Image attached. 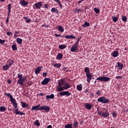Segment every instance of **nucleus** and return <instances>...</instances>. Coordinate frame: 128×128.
Returning <instances> with one entry per match:
<instances>
[{"label": "nucleus", "instance_id": "1", "mask_svg": "<svg viewBox=\"0 0 128 128\" xmlns=\"http://www.w3.org/2000/svg\"><path fill=\"white\" fill-rule=\"evenodd\" d=\"M56 89L57 90V92H59V96H70V95H72V93H70V92L68 91H64L69 89L68 88H63L60 87V86H56Z\"/></svg>", "mask_w": 128, "mask_h": 128}, {"label": "nucleus", "instance_id": "2", "mask_svg": "<svg viewBox=\"0 0 128 128\" xmlns=\"http://www.w3.org/2000/svg\"><path fill=\"white\" fill-rule=\"evenodd\" d=\"M97 114L100 115L103 118H106L110 116V112H108L107 109L105 108H102V110H100L98 108H97Z\"/></svg>", "mask_w": 128, "mask_h": 128}, {"label": "nucleus", "instance_id": "3", "mask_svg": "<svg viewBox=\"0 0 128 128\" xmlns=\"http://www.w3.org/2000/svg\"><path fill=\"white\" fill-rule=\"evenodd\" d=\"M18 84H19L21 86H24V83L28 81V77L25 76H22V74H18Z\"/></svg>", "mask_w": 128, "mask_h": 128}, {"label": "nucleus", "instance_id": "4", "mask_svg": "<svg viewBox=\"0 0 128 128\" xmlns=\"http://www.w3.org/2000/svg\"><path fill=\"white\" fill-rule=\"evenodd\" d=\"M4 94L10 98V102H12V106H14V108L15 109L14 112H18V104L16 103V100L14 98L12 94L9 93H6Z\"/></svg>", "mask_w": 128, "mask_h": 128}, {"label": "nucleus", "instance_id": "5", "mask_svg": "<svg viewBox=\"0 0 128 128\" xmlns=\"http://www.w3.org/2000/svg\"><path fill=\"white\" fill-rule=\"evenodd\" d=\"M84 72L86 74V78H88V82L90 83V82H91V80H92V76L91 75V73L90 72V68H88V67L85 68L84 69Z\"/></svg>", "mask_w": 128, "mask_h": 128}, {"label": "nucleus", "instance_id": "6", "mask_svg": "<svg viewBox=\"0 0 128 128\" xmlns=\"http://www.w3.org/2000/svg\"><path fill=\"white\" fill-rule=\"evenodd\" d=\"M97 102H101L103 104H107L110 103V99H108L107 98H106V96H103L97 98Z\"/></svg>", "mask_w": 128, "mask_h": 128}, {"label": "nucleus", "instance_id": "7", "mask_svg": "<svg viewBox=\"0 0 128 128\" xmlns=\"http://www.w3.org/2000/svg\"><path fill=\"white\" fill-rule=\"evenodd\" d=\"M8 12L6 20V24H8L9 22L10 16V14L11 12V10H12V5L10 4H8Z\"/></svg>", "mask_w": 128, "mask_h": 128}, {"label": "nucleus", "instance_id": "8", "mask_svg": "<svg viewBox=\"0 0 128 128\" xmlns=\"http://www.w3.org/2000/svg\"><path fill=\"white\" fill-rule=\"evenodd\" d=\"M96 80H99L104 82H110V78L106 76H100L97 78H96Z\"/></svg>", "mask_w": 128, "mask_h": 128}, {"label": "nucleus", "instance_id": "9", "mask_svg": "<svg viewBox=\"0 0 128 128\" xmlns=\"http://www.w3.org/2000/svg\"><path fill=\"white\" fill-rule=\"evenodd\" d=\"M78 43L75 42L74 45H72V48H70V52H78Z\"/></svg>", "mask_w": 128, "mask_h": 128}, {"label": "nucleus", "instance_id": "10", "mask_svg": "<svg viewBox=\"0 0 128 128\" xmlns=\"http://www.w3.org/2000/svg\"><path fill=\"white\" fill-rule=\"evenodd\" d=\"M50 106H42L40 108V110H44L46 112H50Z\"/></svg>", "mask_w": 128, "mask_h": 128}, {"label": "nucleus", "instance_id": "11", "mask_svg": "<svg viewBox=\"0 0 128 128\" xmlns=\"http://www.w3.org/2000/svg\"><path fill=\"white\" fill-rule=\"evenodd\" d=\"M50 82V78H44V79H43V80L41 82V84L43 86L48 84Z\"/></svg>", "mask_w": 128, "mask_h": 128}, {"label": "nucleus", "instance_id": "12", "mask_svg": "<svg viewBox=\"0 0 128 128\" xmlns=\"http://www.w3.org/2000/svg\"><path fill=\"white\" fill-rule=\"evenodd\" d=\"M66 83H68V82H65V80H64L62 79L59 80H58V86H62L63 85H64Z\"/></svg>", "mask_w": 128, "mask_h": 128}, {"label": "nucleus", "instance_id": "13", "mask_svg": "<svg viewBox=\"0 0 128 128\" xmlns=\"http://www.w3.org/2000/svg\"><path fill=\"white\" fill-rule=\"evenodd\" d=\"M21 107L28 109L30 108V105L25 102H21Z\"/></svg>", "mask_w": 128, "mask_h": 128}, {"label": "nucleus", "instance_id": "14", "mask_svg": "<svg viewBox=\"0 0 128 128\" xmlns=\"http://www.w3.org/2000/svg\"><path fill=\"white\" fill-rule=\"evenodd\" d=\"M19 4L22 6L26 7L28 4V2L26 1H25V0H22L20 2Z\"/></svg>", "mask_w": 128, "mask_h": 128}, {"label": "nucleus", "instance_id": "15", "mask_svg": "<svg viewBox=\"0 0 128 128\" xmlns=\"http://www.w3.org/2000/svg\"><path fill=\"white\" fill-rule=\"evenodd\" d=\"M40 105L37 104L36 106H32V108H31V111H38L40 110Z\"/></svg>", "mask_w": 128, "mask_h": 128}, {"label": "nucleus", "instance_id": "16", "mask_svg": "<svg viewBox=\"0 0 128 128\" xmlns=\"http://www.w3.org/2000/svg\"><path fill=\"white\" fill-rule=\"evenodd\" d=\"M42 68L43 67H42V66H40L38 67H37V68H36V70H34V74H40V70H42Z\"/></svg>", "mask_w": 128, "mask_h": 128}, {"label": "nucleus", "instance_id": "17", "mask_svg": "<svg viewBox=\"0 0 128 128\" xmlns=\"http://www.w3.org/2000/svg\"><path fill=\"white\" fill-rule=\"evenodd\" d=\"M34 6L37 9H40V7L42 6V2H38L36 4H35Z\"/></svg>", "mask_w": 128, "mask_h": 128}, {"label": "nucleus", "instance_id": "18", "mask_svg": "<svg viewBox=\"0 0 128 128\" xmlns=\"http://www.w3.org/2000/svg\"><path fill=\"white\" fill-rule=\"evenodd\" d=\"M84 106L85 108H86V110H91V108H92V106L91 105V104H90L88 103L85 104Z\"/></svg>", "mask_w": 128, "mask_h": 128}, {"label": "nucleus", "instance_id": "19", "mask_svg": "<svg viewBox=\"0 0 128 128\" xmlns=\"http://www.w3.org/2000/svg\"><path fill=\"white\" fill-rule=\"evenodd\" d=\"M72 126L74 127V128H78V123L77 121L74 120L72 124Z\"/></svg>", "mask_w": 128, "mask_h": 128}, {"label": "nucleus", "instance_id": "20", "mask_svg": "<svg viewBox=\"0 0 128 128\" xmlns=\"http://www.w3.org/2000/svg\"><path fill=\"white\" fill-rule=\"evenodd\" d=\"M110 55L112 56L113 58H116L117 56H118V51H114L113 52H112V54H110Z\"/></svg>", "mask_w": 128, "mask_h": 128}, {"label": "nucleus", "instance_id": "21", "mask_svg": "<svg viewBox=\"0 0 128 128\" xmlns=\"http://www.w3.org/2000/svg\"><path fill=\"white\" fill-rule=\"evenodd\" d=\"M6 62H9V64L4 65V66H12V64H14V60H6Z\"/></svg>", "mask_w": 128, "mask_h": 128}, {"label": "nucleus", "instance_id": "22", "mask_svg": "<svg viewBox=\"0 0 128 128\" xmlns=\"http://www.w3.org/2000/svg\"><path fill=\"white\" fill-rule=\"evenodd\" d=\"M46 98L52 100L54 98V94H50V95H47L46 96Z\"/></svg>", "mask_w": 128, "mask_h": 128}, {"label": "nucleus", "instance_id": "23", "mask_svg": "<svg viewBox=\"0 0 128 128\" xmlns=\"http://www.w3.org/2000/svg\"><path fill=\"white\" fill-rule=\"evenodd\" d=\"M58 48H59V50H62L66 48V46L64 44H59V46H58Z\"/></svg>", "mask_w": 128, "mask_h": 128}, {"label": "nucleus", "instance_id": "24", "mask_svg": "<svg viewBox=\"0 0 128 128\" xmlns=\"http://www.w3.org/2000/svg\"><path fill=\"white\" fill-rule=\"evenodd\" d=\"M10 66H3L2 68H3V70L6 71L9 70Z\"/></svg>", "mask_w": 128, "mask_h": 128}, {"label": "nucleus", "instance_id": "25", "mask_svg": "<svg viewBox=\"0 0 128 128\" xmlns=\"http://www.w3.org/2000/svg\"><path fill=\"white\" fill-rule=\"evenodd\" d=\"M63 86H61L60 88H70L72 87V86H70V84H69V83H66V84H64Z\"/></svg>", "mask_w": 128, "mask_h": 128}, {"label": "nucleus", "instance_id": "26", "mask_svg": "<svg viewBox=\"0 0 128 128\" xmlns=\"http://www.w3.org/2000/svg\"><path fill=\"white\" fill-rule=\"evenodd\" d=\"M14 114H16L20 115V116L25 115V113H22V112L20 111L14 112Z\"/></svg>", "mask_w": 128, "mask_h": 128}, {"label": "nucleus", "instance_id": "27", "mask_svg": "<svg viewBox=\"0 0 128 128\" xmlns=\"http://www.w3.org/2000/svg\"><path fill=\"white\" fill-rule=\"evenodd\" d=\"M83 28H87L88 26H90V23L87 22H85L84 24L82 25Z\"/></svg>", "mask_w": 128, "mask_h": 128}, {"label": "nucleus", "instance_id": "28", "mask_svg": "<svg viewBox=\"0 0 128 128\" xmlns=\"http://www.w3.org/2000/svg\"><path fill=\"white\" fill-rule=\"evenodd\" d=\"M58 30H59V32H64V28L60 26H58Z\"/></svg>", "mask_w": 128, "mask_h": 128}, {"label": "nucleus", "instance_id": "29", "mask_svg": "<svg viewBox=\"0 0 128 128\" xmlns=\"http://www.w3.org/2000/svg\"><path fill=\"white\" fill-rule=\"evenodd\" d=\"M76 90L79 92L82 90V86H81V84L76 86Z\"/></svg>", "mask_w": 128, "mask_h": 128}, {"label": "nucleus", "instance_id": "30", "mask_svg": "<svg viewBox=\"0 0 128 128\" xmlns=\"http://www.w3.org/2000/svg\"><path fill=\"white\" fill-rule=\"evenodd\" d=\"M66 39H75V36H72V35H66Z\"/></svg>", "mask_w": 128, "mask_h": 128}, {"label": "nucleus", "instance_id": "31", "mask_svg": "<svg viewBox=\"0 0 128 128\" xmlns=\"http://www.w3.org/2000/svg\"><path fill=\"white\" fill-rule=\"evenodd\" d=\"M16 42L18 44H22V39L20 38H16Z\"/></svg>", "mask_w": 128, "mask_h": 128}, {"label": "nucleus", "instance_id": "32", "mask_svg": "<svg viewBox=\"0 0 128 128\" xmlns=\"http://www.w3.org/2000/svg\"><path fill=\"white\" fill-rule=\"evenodd\" d=\"M51 12H56V14L59 13L58 10V9L56 8H52Z\"/></svg>", "mask_w": 128, "mask_h": 128}, {"label": "nucleus", "instance_id": "33", "mask_svg": "<svg viewBox=\"0 0 128 128\" xmlns=\"http://www.w3.org/2000/svg\"><path fill=\"white\" fill-rule=\"evenodd\" d=\"M62 53L58 54L57 55V60H62Z\"/></svg>", "mask_w": 128, "mask_h": 128}, {"label": "nucleus", "instance_id": "34", "mask_svg": "<svg viewBox=\"0 0 128 128\" xmlns=\"http://www.w3.org/2000/svg\"><path fill=\"white\" fill-rule=\"evenodd\" d=\"M34 126H40V120H34Z\"/></svg>", "mask_w": 128, "mask_h": 128}, {"label": "nucleus", "instance_id": "35", "mask_svg": "<svg viewBox=\"0 0 128 128\" xmlns=\"http://www.w3.org/2000/svg\"><path fill=\"white\" fill-rule=\"evenodd\" d=\"M53 66L56 68H59L62 66V64H56L53 65Z\"/></svg>", "mask_w": 128, "mask_h": 128}, {"label": "nucleus", "instance_id": "36", "mask_svg": "<svg viewBox=\"0 0 128 128\" xmlns=\"http://www.w3.org/2000/svg\"><path fill=\"white\" fill-rule=\"evenodd\" d=\"M118 67L119 70H122V64L120 62H117Z\"/></svg>", "mask_w": 128, "mask_h": 128}, {"label": "nucleus", "instance_id": "37", "mask_svg": "<svg viewBox=\"0 0 128 128\" xmlns=\"http://www.w3.org/2000/svg\"><path fill=\"white\" fill-rule=\"evenodd\" d=\"M6 110V108L4 106H2L0 107V112H4Z\"/></svg>", "mask_w": 128, "mask_h": 128}, {"label": "nucleus", "instance_id": "38", "mask_svg": "<svg viewBox=\"0 0 128 128\" xmlns=\"http://www.w3.org/2000/svg\"><path fill=\"white\" fill-rule=\"evenodd\" d=\"M112 20L114 22H118V17H116V16H112Z\"/></svg>", "mask_w": 128, "mask_h": 128}, {"label": "nucleus", "instance_id": "39", "mask_svg": "<svg viewBox=\"0 0 128 128\" xmlns=\"http://www.w3.org/2000/svg\"><path fill=\"white\" fill-rule=\"evenodd\" d=\"M72 126V124H66V125L64 126V128H74V126Z\"/></svg>", "mask_w": 128, "mask_h": 128}, {"label": "nucleus", "instance_id": "40", "mask_svg": "<svg viewBox=\"0 0 128 128\" xmlns=\"http://www.w3.org/2000/svg\"><path fill=\"white\" fill-rule=\"evenodd\" d=\"M12 49L14 51H16L18 50V48L16 47V45L12 44Z\"/></svg>", "mask_w": 128, "mask_h": 128}, {"label": "nucleus", "instance_id": "41", "mask_svg": "<svg viewBox=\"0 0 128 128\" xmlns=\"http://www.w3.org/2000/svg\"><path fill=\"white\" fill-rule=\"evenodd\" d=\"M94 11L96 14H98L100 12V10H99L98 8H94Z\"/></svg>", "mask_w": 128, "mask_h": 128}, {"label": "nucleus", "instance_id": "42", "mask_svg": "<svg viewBox=\"0 0 128 128\" xmlns=\"http://www.w3.org/2000/svg\"><path fill=\"white\" fill-rule=\"evenodd\" d=\"M122 22H126L128 20V18L126 16H122Z\"/></svg>", "mask_w": 128, "mask_h": 128}, {"label": "nucleus", "instance_id": "43", "mask_svg": "<svg viewBox=\"0 0 128 128\" xmlns=\"http://www.w3.org/2000/svg\"><path fill=\"white\" fill-rule=\"evenodd\" d=\"M96 96H102V94H100V90H97V91L96 92Z\"/></svg>", "mask_w": 128, "mask_h": 128}, {"label": "nucleus", "instance_id": "44", "mask_svg": "<svg viewBox=\"0 0 128 128\" xmlns=\"http://www.w3.org/2000/svg\"><path fill=\"white\" fill-rule=\"evenodd\" d=\"M56 2H58V4H59V6L60 8H62V3L60 0L57 1Z\"/></svg>", "mask_w": 128, "mask_h": 128}, {"label": "nucleus", "instance_id": "45", "mask_svg": "<svg viewBox=\"0 0 128 128\" xmlns=\"http://www.w3.org/2000/svg\"><path fill=\"white\" fill-rule=\"evenodd\" d=\"M4 43H5V40L0 39V44L2 45H3V44H4Z\"/></svg>", "mask_w": 128, "mask_h": 128}, {"label": "nucleus", "instance_id": "46", "mask_svg": "<svg viewBox=\"0 0 128 128\" xmlns=\"http://www.w3.org/2000/svg\"><path fill=\"white\" fill-rule=\"evenodd\" d=\"M112 116H113V118H115L116 117V112H113L112 113Z\"/></svg>", "mask_w": 128, "mask_h": 128}, {"label": "nucleus", "instance_id": "47", "mask_svg": "<svg viewBox=\"0 0 128 128\" xmlns=\"http://www.w3.org/2000/svg\"><path fill=\"white\" fill-rule=\"evenodd\" d=\"M47 72H42V76H43V77L46 78V76H47Z\"/></svg>", "mask_w": 128, "mask_h": 128}, {"label": "nucleus", "instance_id": "48", "mask_svg": "<svg viewBox=\"0 0 128 128\" xmlns=\"http://www.w3.org/2000/svg\"><path fill=\"white\" fill-rule=\"evenodd\" d=\"M122 76H116V80L122 79Z\"/></svg>", "mask_w": 128, "mask_h": 128}, {"label": "nucleus", "instance_id": "49", "mask_svg": "<svg viewBox=\"0 0 128 128\" xmlns=\"http://www.w3.org/2000/svg\"><path fill=\"white\" fill-rule=\"evenodd\" d=\"M81 38H82L81 36L79 37V38H78V40H76V42H75V43L78 42H78H80V40H81Z\"/></svg>", "mask_w": 128, "mask_h": 128}, {"label": "nucleus", "instance_id": "50", "mask_svg": "<svg viewBox=\"0 0 128 128\" xmlns=\"http://www.w3.org/2000/svg\"><path fill=\"white\" fill-rule=\"evenodd\" d=\"M26 24H28V22H31L30 19V18L27 19V20L26 21Z\"/></svg>", "mask_w": 128, "mask_h": 128}, {"label": "nucleus", "instance_id": "51", "mask_svg": "<svg viewBox=\"0 0 128 128\" xmlns=\"http://www.w3.org/2000/svg\"><path fill=\"white\" fill-rule=\"evenodd\" d=\"M44 8H48V6H49L48 4H44Z\"/></svg>", "mask_w": 128, "mask_h": 128}, {"label": "nucleus", "instance_id": "52", "mask_svg": "<svg viewBox=\"0 0 128 128\" xmlns=\"http://www.w3.org/2000/svg\"><path fill=\"white\" fill-rule=\"evenodd\" d=\"M6 35L8 36H12V32H6Z\"/></svg>", "mask_w": 128, "mask_h": 128}, {"label": "nucleus", "instance_id": "53", "mask_svg": "<svg viewBox=\"0 0 128 128\" xmlns=\"http://www.w3.org/2000/svg\"><path fill=\"white\" fill-rule=\"evenodd\" d=\"M38 96H44V93H40L38 94Z\"/></svg>", "mask_w": 128, "mask_h": 128}, {"label": "nucleus", "instance_id": "54", "mask_svg": "<svg viewBox=\"0 0 128 128\" xmlns=\"http://www.w3.org/2000/svg\"><path fill=\"white\" fill-rule=\"evenodd\" d=\"M56 37H62V36L59 35L58 34H54Z\"/></svg>", "mask_w": 128, "mask_h": 128}, {"label": "nucleus", "instance_id": "55", "mask_svg": "<svg viewBox=\"0 0 128 128\" xmlns=\"http://www.w3.org/2000/svg\"><path fill=\"white\" fill-rule=\"evenodd\" d=\"M28 86H31V85H32V84H31V82H28Z\"/></svg>", "mask_w": 128, "mask_h": 128}, {"label": "nucleus", "instance_id": "56", "mask_svg": "<svg viewBox=\"0 0 128 128\" xmlns=\"http://www.w3.org/2000/svg\"><path fill=\"white\" fill-rule=\"evenodd\" d=\"M8 84H12V80H8Z\"/></svg>", "mask_w": 128, "mask_h": 128}, {"label": "nucleus", "instance_id": "57", "mask_svg": "<svg viewBox=\"0 0 128 128\" xmlns=\"http://www.w3.org/2000/svg\"><path fill=\"white\" fill-rule=\"evenodd\" d=\"M84 124V120L80 121V124Z\"/></svg>", "mask_w": 128, "mask_h": 128}, {"label": "nucleus", "instance_id": "58", "mask_svg": "<svg viewBox=\"0 0 128 128\" xmlns=\"http://www.w3.org/2000/svg\"><path fill=\"white\" fill-rule=\"evenodd\" d=\"M47 128H52V125H49L47 126Z\"/></svg>", "mask_w": 128, "mask_h": 128}, {"label": "nucleus", "instance_id": "59", "mask_svg": "<svg viewBox=\"0 0 128 128\" xmlns=\"http://www.w3.org/2000/svg\"><path fill=\"white\" fill-rule=\"evenodd\" d=\"M44 26H45V28H48L49 25H48V24H46V25H44Z\"/></svg>", "mask_w": 128, "mask_h": 128}, {"label": "nucleus", "instance_id": "60", "mask_svg": "<svg viewBox=\"0 0 128 128\" xmlns=\"http://www.w3.org/2000/svg\"><path fill=\"white\" fill-rule=\"evenodd\" d=\"M24 18V20H28V18H27V17H23Z\"/></svg>", "mask_w": 128, "mask_h": 128}, {"label": "nucleus", "instance_id": "61", "mask_svg": "<svg viewBox=\"0 0 128 128\" xmlns=\"http://www.w3.org/2000/svg\"><path fill=\"white\" fill-rule=\"evenodd\" d=\"M82 2V0H80V1L78 2V4H80V3Z\"/></svg>", "mask_w": 128, "mask_h": 128}, {"label": "nucleus", "instance_id": "62", "mask_svg": "<svg viewBox=\"0 0 128 128\" xmlns=\"http://www.w3.org/2000/svg\"><path fill=\"white\" fill-rule=\"evenodd\" d=\"M27 94H28V93H26V94H24L23 96H26Z\"/></svg>", "mask_w": 128, "mask_h": 128}, {"label": "nucleus", "instance_id": "63", "mask_svg": "<svg viewBox=\"0 0 128 128\" xmlns=\"http://www.w3.org/2000/svg\"><path fill=\"white\" fill-rule=\"evenodd\" d=\"M0 2H4L5 0H0Z\"/></svg>", "mask_w": 128, "mask_h": 128}, {"label": "nucleus", "instance_id": "64", "mask_svg": "<svg viewBox=\"0 0 128 128\" xmlns=\"http://www.w3.org/2000/svg\"><path fill=\"white\" fill-rule=\"evenodd\" d=\"M91 96H92V97H94V93H92Z\"/></svg>", "mask_w": 128, "mask_h": 128}]
</instances>
